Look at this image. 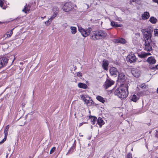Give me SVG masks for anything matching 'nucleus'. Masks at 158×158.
I'll return each instance as SVG.
<instances>
[{"instance_id": "ea45409f", "label": "nucleus", "mask_w": 158, "mask_h": 158, "mask_svg": "<svg viewBox=\"0 0 158 158\" xmlns=\"http://www.w3.org/2000/svg\"><path fill=\"white\" fill-rule=\"evenodd\" d=\"M154 2L157 3L158 4V0H152Z\"/></svg>"}, {"instance_id": "2eb2a0df", "label": "nucleus", "mask_w": 158, "mask_h": 158, "mask_svg": "<svg viewBox=\"0 0 158 158\" xmlns=\"http://www.w3.org/2000/svg\"><path fill=\"white\" fill-rule=\"evenodd\" d=\"M109 62L106 60H104L103 61L102 67L105 70H107L108 68Z\"/></svg>"}, {"instance_id": "0eeeda50", "label": "nucleus", "mask_w": 158, "mask_h": 158, "mask_svg": "<svg viewBox=\"0 0 158 158\" xmlns=\"http://www.w3.org/2000/svg\"><path fill=\"white\" fill-rule=\"evenodd\" d=\"M127 61L131 63H134L136 60V58L135 56L133 54H129L127 57Z\"/></svg>"}, {"instance_id": "4be33fe9", "label": "nucleus", "mask_w": 158, "mask_h": 158, "mask_svg": "<svg viewBox=\"0 0 158 158\" xmlns=\"http://www.w3.org/2000/svg\"><path fill=\"white\" fill-rule=\"evenodd\" d=\"M97 122L98 125L100 126V127L104 123V122L103 119L100 117L98 118Z\"/></svg>"}, {"instance_id": "f3484780", "label": "nucleus", "mask_w": 158, "mask_h": 158, "mask_svg": "<svg viewBox=\"0 0 158 158\" xmlns=\"http://www.w3.org/2000/svg\"><path fill=\"white\" fill-rule=\"evenodd\" d=\"M147 61L150 64H154L156 63V60L155 59L154 57L151 56L149 57H148L147 60Z\"/></svg>"}, {"instance_id": "393cba45", "label": "nucleus", "mask_w": 158, "mask_h": 158, "mask_svg": "<svg viewBox=\"0 0 158 158\" xmlns=\"http://www.w3.org/2000/svg\"><path fill=\"white\" fill-rule=\"evenodd\" d=\"M157 20V19L154 17H151L149 19V21L152 24L156 23Z\"/></svg>"}, {"instance_id": "49530a36", "label": "nucleus", "mask_w": 158, "mask_h": 158, "mask_svg": "<svg viewBox=\"0 0 158 158\" xmlns=\"http://www.w3.org/2000/svg\"><path fill=\"white\" fill-rule=\"evenodd\" d=\"M46 16H44V17H41V18H42V19H44V18H46Z\"/></svg>"}, {"instance_id": "72a5a7b5", "label": "nucleus", "mask_w": 158, "mask_h": 158, "mask_svg": "<svg viewBox=\"0 0 158 158\" xmlns=\"http://www.w3.org/2000/svg\"><path fill=\"white\" fill-rule=\"evenodd\" d=\"M74 148L73 147H71V148L70 149V150H69L68 153L70 152L71 153H72L74 151Z\"/></svg>"}, {"instance_id": "9b49d317", "label": "nucleus", "mask_w": 158, "mask_h": 158, "mask_svg": "<svg viewBox=\"0 0 158 158\" xmlns=\"http://www.w3.org/2000/svg\"><path fill=\"white\" fill-rule=\"evenodd\" d=\"M53 14L51 17L53 19H54L59 13V9L56 6L54 7L52 9Z\"/></svg>"}, {"instance_id": "f03ea898", "label": "nucleus", "mask_w": 158, "mask_h": 158, "mask_svg": "<svg viewBox=\"0 0 158 158\" xmlns=\"http://www.w3.org/2000/svg\"><path fill=\"white\" fill-rule=\"evenodd\" d=\"M145 41L144 49L147 51L152 50V44L151 37L152 35L149 31H145L143 34Z\"/></svg>"}, {"instance_id": "de8ad7c7", "label": "nucleus", "mask_w": 158, "mask_h": 158, "mask_svg": "<svg viewBox=\"0 0 158 158\" xmlns=\"http://www.w3.org/2000/svg\"><path fill=\"white\" fill-rule=\"evenodd\" d=\"M156 92L158 93V88L157 89V90H156Z\"/></svg>"}, {"instance_id": "5701e85b", "label": "nucleus", "mask_w": 158, "mask_h": 158, "mask_svg": "<svg viewBox=\"0 0 158 158\" xmlns=\"http://www.w3.org/2000/svg\"><path fill=\"white\" fill-rule=\"evenodd\" d=\"M14 29H12L10 30L9 31L7 32L6 34L4 35V37H5V35H7V36L6 38H9L13 34V30Z\"/></svg>"}, {"instance_id": "7c9ffc66", "label": "nucleus", "mask_w": 158, "mask_h": 158, "mask_svg": "<svg viewBox=\"0 0 158 158\" xmlns=\"http://www.w3.org/2000/svg\"><path fill=\"white\" fill-rule=\"evenodd\" d=\"M154 34L155 36H158V29H156L154 31Z\"/></svg>"}, {"instance_id": "09e8293b", "label": "nucleus", "mask_w": 158, "mask_h": 158, "mask_svg": "<svg viewBox=\"0 0 158 158\" xmlns=\"http://www.w3.org/2000/svg\"><path fill=\"white\" fill-rule=\"evenodd\" d=\"M139 61V62H140L141 61H140V60H139V61Z\"/></svg>"}, {"instance_id": "a211bd4d", "label": "nucleus", "mask_w": 158, "mask_h": 158, "mask_svg": "<svg viewBox=\"0 0 158 158\" xmlns=\"http://www.w3.org/2000/svg\"><path fill=\"white\" fill-rule=\"evenodd\" d=\"M132 73L135 77H138L140 75V72L137 69H134L132 71Z\"/></svg>"}, {"instance_id": "8fccbe9b", "label": "nucleus", "mask_w": 158, "mask_h": 158, "mask_svg": "<svg viewBox=\"0 0 158 158\" xmlns=\"http://www.w3.org/2000/svg\"><path fill=\"white\" fill-rule=\"evenodd\" d=\"M139 61V62H140L141 61H140V60H139V61Z\"/></svg>"}, {"instance_id": "6e6552de", "label": "nucleus", "mask_w": 158, "mask_h": 158, "mask_svg": "<svg viewBox=\"0 0 158 158\" xmlns=\"http://www.w3.org/2000/svg\"><path fill=\"white\" fill-rule=\"evenodd\" d=\"M114 83V81L111 79H107L104 85L105 89H107L113 85Z\"/></svg>"}, {"instance_id": "20e7f679", "label": "nucleus", "mask_w": 158, "mask_h": 158, "mask_svg": "<svg viewBox=\"0 0 158 158\" xmlns=\"http://www.w3.org/2000/svg\"><path fill=\"white\" fill-rule=\"evenodd\" d=\"M73 8V5L71 2L65 3L63 6L62 9L65 12H69Z\"/></svg>"}, {"instance_id": "bb28decb", "label": "nucleus", "mask_w": 158, "mask_h": 158, "mask_svg": "<svg viewBox=\"0 0 158 158\" xmlns=\"http://www.w3.org/2000/svg\"><path fill=\"white\" fill-rule=\"evenodd\" d=\"M71 32L73 34H75L77 32V28L74 27H71Z\"/></svg>"}, {"instance_id": "c85d7f7f", "label": "nucleus", "mask_w": 158, "mask_h": 158, "mask_svg": "<svg viewBox=\"0 0 158 158\" xmlns=\"http://www.w3.org/2000/svg\"><path fill=\"white\" fill-rule=\"evenodd\" d=\"M97 120V118L95 117H92L91 118V123L92 124H94Z\"/></svg>"}, {"instance_id": "9d476101", "label": "nucleus", "mask_w": 158, "mask_h": 158, "mask_svg": "<svg viewBox=\"0 0 158 158\" xmlns=\"http://www.w3.org/2000/svg\"><path fill=\"white\" fill-rule=\"evenodd\" d=\"M110 72L111 75L116 77L119 73L116 68L114 67H112L110 69Z\"/></svg>"}, {"instance_id": "f8f14e48", "label": "nucleus", "mask_w": 158, "mask_h": 158, "mask_svg": "<svg viewBox=\"0 0 158 158\" xmlns=\"http://www.w3.org/2000/svg\"><path fill=\"white\" fill-rule=\"evenodd\" d=\"M113 42L115 43H120L124 44L126 43V41L125 39L123 38H119L117 39H115L113 40Z\"/></svg>"}, {"instance_id": "4468645a", "label": "nucleus", "mask_w": 158, "mask_h": 158, "mask_svg": "<svg viewBox=\"0 0 158 158\" xmlns=\"http://www.w3.org/2000/svg\"><path fill=\"white\" fill-rule=\"evenodd\" d=\"M150 14L148 12H144L141 15V18L143 20H146L149 18Z\"/></svg>"}, {"instance_id": "4c0bfd02", "label": "nucleus", "mask_w": 158, "mask_h": 158, "mask_svg": "<svg viewBox=\"0 0 158 158\" xmlns=\"http://www.w3.org/2000/svg\"><path fill=\"white\" fill-rule=\"evenodd\" d=\"M9 127V125L6 126L5 128L4 131H8Z\"/></svg>"}, {"instance_id": "f257e3e1", "label": "nucleus", "mask_w": 158, "mask_h": 158, "mask_svg": "<svg viewBox=\"0 0 158 158\" xmlns=\"http://www.w3.org/2000/svg\"><path fill=\"white\" fill-rule=\"evenodd\" d=\"M114 94L121 99L126 98L128 94V87L126 85H122L116 89Z\"/></svg>"}, {"instance_id": "c756f323", "label": "nucleus", "mask_w": 158, "mask_h": 158, "mask_svg": "<svg viewBox=\"0 0 158 158\" xmlns=\"http://www.w3.org/2000/svg\"><path fill=\"white\" fill-rule=\"evenodd\" d=\"M4 2L2 0H0V6L3 9H5L6 8V6L3 5Z\"/></svg>"}, {"instance_id": "3c124183", "label": "nucleus", "mask_w": 158, "mask_h": 158, "mask_svg": "<svg viewBox=\"0 0 158 158\" xmlns=\"http://www.w3.org/2000/svg\"><path fill=\"white\" fill-rule=\"evenodd\" d=\"M80 136H83V135H80Z\"/></svg>"}, {"instance_id": "e433bc0d", "label": "nucleus", "mask_w": 158, "mask_h": 158, "mask_svg": "<svg viewBox=\"0 0 158 158\" xmlns=\"http://www.w3.org/2000/svg\"><path fill=\"white\" fill-rule=\"evenodd\" d=\"M8 131H4V133L5 135V137L6 138H7V136L8 135Z\"/></svg>"}, {"instance_id": "6ab92c4d", "label": "nucleus", "mask_w": 158, "mask_h": 158, "mask_svg": "<svg viewBox=\"0 0 158 158\" xmlns=\"http://www.w3.org/2000/svg\"><path fill=\"white\" fill-rule=\"evenodd\" d=\"M30 9V6L29 5L26 4L24 9L22 10V11L25 13L28 12Z\"/></svg>"}, {"instance_id": "412c9836", "label": "nucleus", "mask_w": 158, "mask_h": 158, "mask_svg": "<svg viewBox=\"0 0 158 158\" xmlns=\"http://www.w3.org/2000/svg\"><path fill=\"white\" fill-rule=\"evenodd\" d=\"M110 24L111 26L115 27H121L122 26V24H118L117 23L115 22L114 21L111 22Z\"/></svg>"}, {"instance_id": "dca6fc26", "label": "nucleus", "mask_w": 158, "mask_h": 158, "mask_svg": "<svg viewBox=\"0 0 158 158\" xmlns=\"http://www.w3.org/2000/svg\"><path fill=\"white\" fill-rule=\"evenodd\" d=\"M151 55V54L150 53L148 52H142L140 54H138V56L140 58H145L147 56Z\"/></svg>"}, {"instance_id": "a878e982", "label": "nucleus", "mask_w": 158, "mask_h": 158, "mask_svg": "<svg viewBox=\"0 0 158 158\" xmlns=\"http://www.w3.org/2000/svg\"><path fill=\"white\" fill-rule=\"evenodd\" d=\"M139 98V97H137L135 95H133L131 97V100L134 102H136Z\"/></svg>"}, {"instance_id": "aec40b11", "label": "nucleus", "mask_w": 158, "mask_h": 158, "mask_svg": "<svg viewBox=\"0 0 158 158\" xmlns=\"http://www.w3.org/2000/svg\"><path fill=\"white\" fill-rule=\"evenodd\" d=\"M78 86L80 88H82L84 89H86L87 87L86 84L82 83H79L78 84Z\"/></svg>"}, {"instance_id": "7ed1b4c3", "label": "nucleus", "mask_w": 158, "mask_h": 158, "mask_svg": "<svg viewBox=\"0 0 158 158\" xmlns=\"http://www.w3.org/2000/svg\"><path fill=\"white\" fill-rule=\"evenodd\" d=\"M107 35V33L105 31L99 30L94 31L92 37L94 40H95L104 38L106 37Z\"/></svg>"}, {"instance_id": "2f4dec72", "label": "nucleus", "mask_w": 158, "mask_h": 158, "mask_svg": "<svg viewBox=\"0 0 158 158\" xmlns=\"http://www.w3.org/2000/svg\"><path fill=\"white\" fill-rule=\"evenodd\" d=\"M140 87L142 89H144L147 88V86L144 83H143L141 84V85H140Z\"/></svg>"}, {"instance_id": "b1692460", "label": "nucleus", "mask_w": 158, "mask_h": 158, "mask_svg": "<svg viewBox=\"0 0 158 158\" xmlns=\"http://www.w3.org/2000/svg\"><path fill=\"white\" fill-rule=\"evenodd\" d=\"M96 99L99 102L104 103L105 102L104 99L100 96H98L96 97Z\"/></svg>"}, {"instance_id": "37998d69", "label": "nucleus", "mask_w": 158, "mask_h": 158, "mask_svg": "<svg viewBox=\"0 0 158 158\" xmlns=\"http://www.w3.org/2000/svg\"><path fill=\"white\" fill-rule=\"evenodd\" d=\"M136 0H131V2H135L136 1Z\"/></svg>"}, {"instance_id": "1a4fd4ad", "label": "nucleus", "mask_w": 158, "mask_h": 158, "mask_svg": "<svg viewBox=\"0 0 158 158\" xmlns=\"http://www.w3.org/2000/svg\"><path fill=\"white\" fill-rule=\"evenodd\" d=\"M8 61V59L5 57L0 58V69L6 65Z\"/></svg>"}, {"instance_id": "603ef678", "label": "nucleus", "mask_w": 158, "mask_h": 158, "mask_svg": "<svg viewBox=\"0 0 158 158\" xmlns=\"http://www.w3.org/2000/svg\"><path fill=\"white\" fill-rule=\"evenodd\" d=\"M1 23L0 22V23Z\"/></svg>"}, {"instance_id": "58836bf2", "label": "nucleus", "mask_w": 158, "mask_h": 158, "mask_svg": "<svg viewBox=\"0 0 158 158\" xmlns=\"http://www.w3.org/2000/svg\"><path fill=\"white\" fill-rule=\"evenodd\" d=\"M77 75L79 77H81L82 76V73L80 72H78L77 73Z\"/></svg>"}, {"instance_id": "f704fd0d", "label": "nucleus", "mask_w": 158, "mask_h": 158, "mask_svg": "<svg viewBox=\"0 0 158 158\" xmlns=\"http://www.w3.org/2000/svg\"><path fill=\"white\" fill-rule=\"evenodd\" d=\"M127 158H132V154L129 153L127 154Z\"/></svg>"}, {"instance_id": "a19ab883", "label": "nucleus", "mask_w": 158, "mask_h": 158, "mask_svg": "<svg viewBox=\"0 0 158 158\" xmlns=\"http://www.w3.org/2000/svg\"><path fill=\"white\" fill-rule=\"evenodd\" d=\"M83 124V123H81L79 124V126L81 127V126Z\"/></svg>"}, {"instance_id": "c9c22d12", "label": "nucleus", "mask_w": 158, "mask_h": 158, "mask_svg": "<svg viewBox=\"0 0 158 158\" xmlns=\"http://www.w3.org/2000/svg\"><path fill=\"white\" fill-rule=\"evenodd\" d=\"M6 138L4 137V138L1 142H0V144L3 143L6 140Z\"/></svg>"}, {"instance_id": "c03bdc74", "label": "nucleus", "mask_w": 158, "mask_h": 158, "mask_svg": "<svg viewBox=\"0 0 158 158\" xmlns=\"http://www.w3.org/2000/svg\"><path fill=\"white\" fill-rule=\"evenodd\" d=\"M118 21H121L122 20H121V18H119V19L118 20Z\"/></svg>"}, {"instance_id": "473e14b6", "label": "nucleus", "mask_w": 158, "mask_h": 158, "mask_svg": "<svg viewBox=\"0 0 158 158\" xmlns=\"http://www.w3.org/2000/svg\"><path fill=\"white\" fill-rule=\"evenodd\" d=\"M56 149V148L55 147H53L50 150V154H51Z\"/></svg>"}, {"instance_id": "cd10ccee", "label": "nucleus", "mask_w": 158, "mask_h": 158, "mask_svg": "<svg viewBox=\"0 0 158 158\" xmlns=\"http://www.w3.org/2000/svg\"><path fill=\"white\" fill-rule=\"evenodd\" d=\"M53 19L51 17L48 21L45 22L44 23H45L46 26H48L51 24Z\"/></svg>"}, {"instance_id": "a18cd8bd", "label": "nucleus", "mask_w": 158, "mask_h": 158, "mask_svg": "<svg viewBox=\"0 0 158 158\" xmlns=\"http://www.w3.org/2000/svg\"><path fill=\"white\" fill-rule=\"evenodd\" d=\"M86 4L87 5V8H89V5L88 4Z\"/></svg>"}, {"instance_id": "ddd939ff", "label": "nucleus", "mask_w": 158, "mask_h": 158, "mask_svg": "<svg viewBox=\"0 0 158 158\" xmlns=\"http://www.w3.org/2000/svg\"><path fill=\"white\" fill-rule=\"evenodd\" d=\"M118 80L121 81V82H123L125 81V76L124 74L122 73H118Z\"/></svg>"}, {"instance_id": "39448f33", "label": "nucleus", "mask_w": 158, "mask_h": 158, "mask_svg": "<svg viewBox=\"0 0 158 158\" xmlns=\"http://www.w3.org/2000/svg\"><path fill=\"white\" fill-rule=\"evenodd\" d=\"M78 30L79 32H80L81 35L84 37L87 36L90 33V29H84L81 27H78Z\"/></svg>"}, {"instance_id": "79ce46f5", "label": "nucleus", "mask_w": 158, "mask_h": 158, "mask_svg": "<svg viewBox=\"0 0 158 158\" xmlns=\"http://www.w3.org/2000/svg\"><path fill=\"white\" fill-rule=\"evenodd\" d=\"M73 7L74 6L75 8H77V6L75 4H73Z\"/></svg>"}, {"instance_id": "423d86ee", "label": "nucleus", "mask_w": 158, "mask_h": 158, "mask_svg": "<svg viewBox=\"0 0 158 158\" xmlns=\"http://www.w3.org/2000/svg\"><path fill=\"white\" fill-rule=\"evenodd\" d=\"M81 99H82L88 106H90L91 105L92 101L89 97L85 96L82 95L81 96Z\"/></svg>"}]
</instances>
